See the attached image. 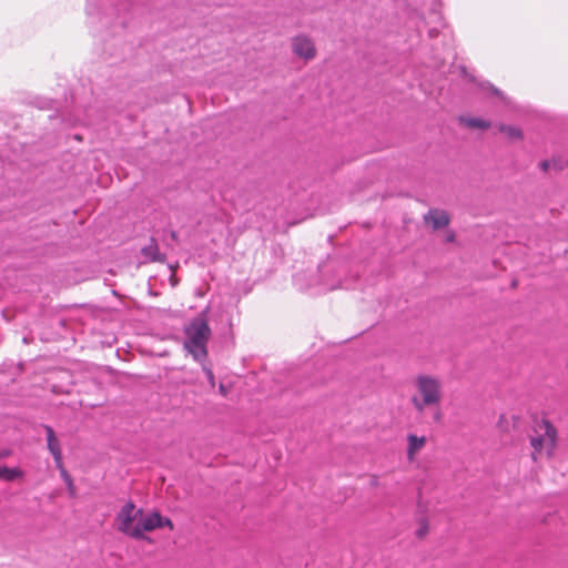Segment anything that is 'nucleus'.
Masks as SVG:
<instances>
[{"label":"nucleus","instance_id":"1","mask_svg":"<svg viewBox=\"0 0 568 568\" xmlns=\"http://www.w3.org/2000/svg\"><path fill=\"white\" fill-rule=\"evenodd\" d=\"M164 527L171 531L174 530V524L169 517L162 516L156 510L145 513L133 500L125 501L114 518L116 531L135 540L150 541L145 534Z\"/></svg>","mask_w":568,"mask_h":568},{"label":"nucleus","instance_id":"2","mask_svg":"<svg viewBox=\"0 0 568 568\" xmlns=\"http://www.w3.org/2000/svg\"><path fill=\"white\" fill-rule=\"evenodd\" d=\"M416 395L410 398L414 409L423 414L427 407H438L443 400L442 381L433 375L422 374L415 381Z\"/></svg>","mask_w":568,"mask_h":568},{"label":"nucleus","instance_id":"3","mask_svg":"<svg viewBox=\"0 0 568 568\" xmlns=\"http://www.w3.org/2000/svg\"><path fill=\"white\" fill-rule=\"evenodd\" d=\"M186 339L184 347L194 359L202 362L207 356L206 343L211 336V328L204 314L194 317L185 328Z\"/></svg>","mask_w":568,"mask_h":568},{"label":"nucleus","instance_id":"4","mask_svg":"<svg viewBox=\"0 0 568 568\" xmlns=\"http://www.w3.org/2000/svg\"><path fill=\"white\" fill-rule=\"evenodd\" d=\"M540 434L530 437L532 447L531 458L537 462L542 457H551L557 446L558 433L556 427L548 419L539 423Z\"/></svg>","mask_w":568,"mask_h":568},{"label":"nucleus","instance_id":"5","mask_svg":"<svg viewBox=\"0 0 568 568\" xmlns=\"http://www.w3.org/2000/svg\"><path fill=\"white\" fill-rule=\"evenodd\" d=\"M291 47L293 53L305 61L315 59L317 54L314 41L305 34H298L292 38Z\"/></svg>","mask_w":568,"mask_h":568},{"label":"nucleus","instance_id":"6","mask_svg":"<svg viewBox=\"0 0 568 568\" xmlns=\"http://www.w3.org/2000/svg\"><path fill=\"white\" fill-rule=\"evenodd\" d=\"M44 430L47 435V447L53 456L57 468H62L63 460L60 440L51 426L44 425Z\"/></svg>","mask_w":568,"mask_h":568},{"label":"nucleus","instance_id":"7","mask_svg":"<svg viewBox=\"0 0 568 568\" xmlns=\"http://www.w3.org/2000/svg\"><path fill=\"white\" fill-rule=\"evenodd\" d=\"M424 222L427 225L432 226L434 231H437L439 229L446 227L450 223V216L444 210L430 209L424 215Z\"/></svg>","mask_w":568,"mask_h":568},{"label":"nucleus","instance_id":"8","mask_svg":"<svg viewBox=\"0 0 568 568\" xmlns=\"http://www.w3.org/2000/svg\"><path fill=\"white\" fill-rule=\"evenodd\" d=\"M407 449L406 457L407 460L413 463L416 460L417 455L425 448L427 444L426 436H417L416 434H408L406 437Z\"/></svg>","mask_w":568,"mask_h":568},{"label":"nucleus","instance_id":"9","mask_svg":"<svg viewBox=\"0 0 568 568\" xmlns=\"http://www.w3.org/2000/svg\"><path fill=\"white\" fill-rule=\"evenodd\" d=\"M497 128L509 142H519L524 140V132L518 126L500 123Z\"/></svg>","mask_w":568,"mask_h":568},{"label":"nucleus","instance_id":"10","mask_svg":"<svg viewBox=\"0 0 568 568\" xmlns=\"http://www.w3.org/2000/svg\"><path fill=\"white\" fill-rule=\"evenodd\" d=\"M460 124L473 130H487L491 126V123L481 118L475 116H463L459 119Z\"/></svg>","mask_w":568,"mask_h":568},{"label":"nucleus","instance_id":"11","mask_svg":"<svg viewBox=\"0 0 568 568\" xmlns=\"http://www.w3.org/2000/svg\"><path fill=\"white\" fill-rule=\"evenodd\" d=\"M142 255L150 262H164L165 257L159 252L156 242L152 239L150 244L142 248Z\"/></svg>","mask_w":568,"mask_h":568},{"label":"nucleus","instance_id":"12","mask_svg":"<svg viewBox=\"0 0 568 568\" xmlns=\"http://www.w3.org/2000/svg\"><path fill=\"white\" fill-rule=\"evenodd\" d=\"M23 476V471L19 467L9 468L7 466L0 467V479L4 481H13Z\"/></svg>","mask_w":568,"mask_h":568},{"label":"nucleus","instance_id":"13","mask_svg":"<svg viewBox=\"0 0 568 568\" xmlns=\"http://www.w3.org/2000/svg\"><path fill=\"white\" fill-rule=\"evenodd\" d=\"M60 471H61V476L63 478V480L65 481L67 486H68V490L70 493V495L73 497L75 496V486L73 484V480L71 478V476L68 474V471L65 470L64 466L62 465V468H59Z\"/></svg>","mask_w":568,"mask_h":568},{"label":"nucleus","instance_id":"14","mask_svg":"<svg viewBox=\"0 0 568 568\" xmlns=\"http://www.w3.org/2000/svg\"><path fill=\"white\" fill-rule=\"evenodd\" d=\"M369 486L376 488L379 486V477L377 475L369 476Z\"/></svg>","mask_w":568,"mask_h":568},{"label":"nucleus","instance_id":"15","mask_svg":"<svg viewBox=\"0 0 568 568\" xmlns=\"http://www.w3.org/2000/svg\"><path fill=\"white\" fill-rule=\"evenodd\" d=\"M455 241V233L453 231L447 232L445 242L453 243Z\"/></svg>","mask_w":568,"mask_h":568},{"label":"nucleus","instance_id":"16","mask_svg":"<svg viewBox=\"0 0 568 568\" xmlns=\"http://www.w3.org/2000/svg\"><path fill=\"white\" fill-rule=\"evenodd\" d=\"M205 372H206V375H207L211 384L213 385L214 384V375H213L212 371L211 369H205Z\"/></svg>","mask_w":568,"mask_h":568},{"label":"nucleus","instance_id":"17","mask_svg":"<svg viewBox=\"0 0 568 568\" xmlns=\"http://www.w3.org/2000/svg\"><path fill=\"white\" fill-rule=\"evenodd\" d=\"M539 166L544 170V171H547L548 168H549V162L548 161H542Z\"/></svg>","mask_w":568,"mask_h":568},{"label":"nucleus","instance_id":"18","mask_svg":"<svg viewBox=\"0 0 568 568\" xmlns=\"http://www.w3.org/2000/svg\"><path fill=\"white\" fill-rule=\"evenodd\" d=\"M0 455H1V458H4V457L9 456L10 453L9 452H1Z\"/></svg>","mask_w":568,"mask_h":568},{"label":"nucleus","instance_id":"19","mask_svg":"<svg viewBox=\"0 0 568 568\" xmlns=\"http://www.w3.org/2000/svg\"><path fill=\"white\" fill-rule=\"evenodd\" d=\"M220 392L225 395L226 394V390H225V387L223 385L220 386Z\"/></svg>","mask_w":568,"mask_h":568},{"label":"nucleus","instance_id":"20","mask_svg":"<svg viewBox=\"0 0 568 568\" xmlns=\"http://www.w3.org/2000/svg\"><path fill=\"white\" fill-rule=\"evenodd\" d=\"M172 237L176 239V233L175 232H172Z\"/></svg>","mask_w":568,"mask_h":568}]
</instances>
